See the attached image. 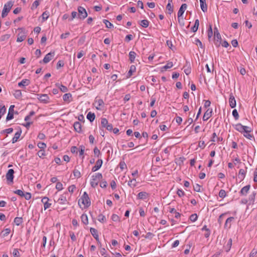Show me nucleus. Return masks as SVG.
I'll use <instances>...</instances> for the list:
<instances>
[{
  "mask_svg": "<svg viewBox=\"0 0 257 257\" xmlns=\"http://www.w3.org/2000/svg\"><path fill=\"white\" fill-rule=\"evenodd\" d=\"M91 204L90 199L88 194L84 192L82 196L78 200V204L81 207V204L84 208H88Z\"/></svg>",
  "mask_w": 257,
  "mask_h": 257,
  "instance_id": "f257e3e1",
  "label": "nucleus"
},
{
  "mask_svg": "<svg viewBox=\"0 0 257 257\" xmlns=\"http://www.w3.org/2000/svg\"><path fill=\"white\" fill-rule=\"evenodd\" d=\"M102 178V175L101 173H95L92 176V179L90 181V185L93 188L96 187L99 182V181Z\"/></svg>",
  "mask_w": 257,
  "mask_h": 257,
  "instance_id": "f03ea898",
  "label": "nucleus"
},
{
  "mask_svg": "<svg viewBox=\"0 0 257 257\" xmlns=\"http://www.w3.org/2000/svg\"><path fill=\"white\" fill-rule=\"evenodd\" d=\"M13 5L14 2L12 1H9L5 4L2 13V18H5L8 15Z\"/></svg>",
  "mask_w": 257,
  "mask_h": 257,
  "instance_id": "7ed1b4c3",
  "label": "nucleus"
},
{
  "mask_svg": "<svg viewBox=\"0 0 257 257\" xmlns=\"http://www.w3.org/2000/svg\"><path fill=\"white\" fill-rule=\"evenodd\" d=\"M187 5L186 4H183L181 5L178 12V22L180 23V20L182 19L183 21V17H182L185 11L186 10Z\"/></svg>",
  "mask_w": 257,
  "mask_h": 257,
  "instance_id": "20e7f679",
  "label": "nucleus"
},
{
  "mask_svg": "<svg viewBox=\"0 0 257 257\" xmlns=\"http://www.w3.org/2000/svg\"><path fill=\"white\" fill-rule=\"evenodd\" d=\"M38 99L39 100L44 103H48L49 102L50 98L46 94H38Z\"/></svg>",
  "mask_w": 257,
  "mask_h": 257,
  "instance_id": "39448f33",
  "label": "nucleus"
},
{
  "mask_svg": "<svg viewBox=\"0 0 257 257\" xmlns=\"http://www.w3.org/2000/svg\"><path fill=\"white\" fill-rule=\"evenodd\" d=\"M78 11L79 19L83 20L87 17V13L83 7L81 6L78 7Z\"/></svg>",
  "mask_w": 257,
  "mask_h": 257,
  "instance_id": "423d86ee",
  "label": "nucleus"
},
{
  "mask_svg": "<svg viewBox=\"0 0 257 257\" xmlns=\"http://www.w3.org/2000/svg\"><path fill=\"white\" fill-rule=\"evenodd\" d=\"M214 39L216 40V42H215V45L217 47H219L220 44V41L221 40V35L219 34L218 29L216 28H214Z\"/></svg>",
  "mask_w": 257,
  "mask_h": 257,
  "instance_id": "0eeeda50",
  "label": "nucleus"
},
{
  "mask_svg": "<svg viewBox=\"0 0 257 257\" xmlns=\"http://www.w3.org/2000/svg\"><path fill=\"white\" fill-rule=\"evenodd\" d=\"M21 31L18 35V37L17 39V41L18 42H21L23 41L27 37L26 33L23 31V29H19Z\"/></svg>",
  "mask_w": 257,
  "mask_h": 257,
  "instance_id": "6e6552de",
  "label": "nucleus"
},
{
  "mask_svg": "<svg viewBox=\"0 0 257 257\" xmlns=\"http://www.w3.org/2000/svg\"><path fill=\"white\" fill-rule=\"evenodd\" d=\"M14 105H12L10 106L9 109V112L6 118L7 120H11L14 118Z\"/></svg>",
  "mask_w": 257,
  "mask_h": 257,
  "instance_id": "1a4fd4ad",
  "label": "nucleus"
},
{
  "mask_svg": "<svg viewBox=\"0 0 257 257\" xmlns=\"http://www.w3.org/2000/svg\"><path fill=\"white\" fill-rule=\"evenodd\" d=\"M14 171L13 169H9L6 174V178L8 181L13 182Z\"/></svg>",
  "mask_w": 257,
  "mask_h": 257,
  "instance_id": "9d476101",
  "label": "nucleus"
},
{
  "mask_svg": "<svg viewBox=\"0 0 257 257\" xmlns=\"http://www.w3.org/2000/svg\"><path fill=\"white\" fill-rule=\"evenodd\" d=\"M54 55L55 53L54 52L48 53L44 57L43 60V62L45 64L48 63L52 60V58L54 56Z\"/></svg>",
  "mask_w": 257,
  "mask_h": 257,
  "instance_id": "9b49d317",
  "label": "nucleus"
},
{
  "mask_svg": "<svg viewBox=\"0 0 257 257\" xmlns=\"http://www.w3.org/2000/svg\"><path fill=\"white\" fill-rule=\"evenodd\" d=\"M229 106L231 108H234L236 106V100L232 93H230L229 98Z\"/></svg>",
  "mask_w": 257,
  "mask_h": 257,
  "instance_id": "f8f14e48",
  "label": "nucleus"
},
{
  "mask_svg": "<svg viewBox=\"0 0 257 257\" xmlns=\"http://www.w3.org/2000/svg\"><path fill=\"white\" fill-rule=\"evenodd\" d=\"M160 173V169L159 165H153L151 169V173L152 175L156 176Z\"/></svg>",
  "mask_w": 257,
  "mask_h": 257,
  "instance_id": "ddd939ff",
  "label": "nucleus"
},
{
  "mask_svg": "<svg viewBox=\"0 0 257 257\" xmlns=\"http://www.w3.org/2000/svg\"><path fill=\"white\" fill-rule=\"evenodd\" d=\"M250 188V186L249 185H247L244 187H243L240 190L239 192V194L240 196H246L248 193Z\"/></svg>",
  "mask_w": 257,
  "mask_h": 257,
  "instance_id": "4468645a",
  "label": "nucleus"
},
{
  "mask_svg": "<svg viewBox=\"0 0 257 257\" xmlns=\"http://www.w3.org/2000/svg\"><path fill=\"white\" fill-rule=\"evenodd\" d=\"M212 109L211 108H208L207 109V110L205 111V112L204 114L203 117V120L204 121L207 120L212 115Z\"/></svg>",
  "mask_w": 257,
  "mask_h": 257,
  "instance_id": "2eb2a0df",
  "label": "nucleus"
},
{
  "mask_svg": "<svg viewBox=\"0 0 257 257\" xmlns=\"http://www.w3.org/2000/svg\"><path fill=\"white\" fill-rule=\"evenodd\" d=\"M95 107L97 110H101L104 106V103L102 99H99L95 101Z\"/></svg>",
  "mask_w": 257,
  "mask_h": 257,
  "instance_id": "dca6fc26",
  "label": "nucleus"
},
{
  "mask_svg": "<svg viewBox=\"0 0 257 257\" xmlns=\"http://www.w3.org/2000/svg\"><path fill=\"white\" fill-rule=\"evenodd\" d=\"M49 199L47 197H44L42 199V202L44 204V209L46 210L49 208L51 204L49 203Z\"/></svg>",
  "mask_w": 257,
  "mask_h": 257,
  "instance_id": "f3484780",
  "label": "nucleus"
},
{
  "mask_svg": "<svg viewBox=\"0 0 257 257\" xmlns=\"http://www.w3.org/2000/svg\"><path fill=\"white\" fill-rule=\"evenodd\" d=\"M68 194V192H65L63 194L61 195L60 198L58 200V202L60 204H65L67 200L66 199V195Z\"/></svg>",
  "mask_w": 257,
  "mask_h": 257,
  "instance_id": "a211bd4d",
  "label": "nucleus"
},
{
  "mask_svg": "<svg viewBox=\"0 0 257 257\" xmlns=\"http://www.w3.org/2000/svg\"><path fill=\"white\" fill-rule=\"evenodd\" d=\"M102 162H103L101 159L98 160L96 162L95 165L92 167V171L95 172L98 169H99L102 166Z\"/></svg>",
  "mask_w": 257,
  "mask_h": 257,
  "instance_id": "6ab92c4d",
  "label": "nucleus"
},
{
  "mask_svg": "<svg viewBox=\"0 0 257 257\" xmlns=\"http://www.w3.org/2000/svg\"><path fill=\"white\" fill-rule=\"evenodd\" d=\"M90 231L91 234L92 235V236L96 239V240L97 242H99V236H98L97 230L96 229H95L94 228L91 227L90 228Z\"/></svg>",
  "mask_w": 257,
  "mask_h": 257,
  "instance_id": "aec40b11",
  "label": "nucleus"
},
{
  "mask_svg": "<svg viewBox=\"0 0 257 257\" xmlns=\"http://www.w3.org/2000/svg\"><path fill=\"white\" fill-rule=\"evenodd\" d=\"M30 84V80L28 79H23L20 82L18 83V86L20 87H25Z\"/></svg>",
  "mask_w": 257,
  "mask_h": 257,
  "instance_id": "412c9836",
  "label": "nucleus"
},
{
  "mask_svg": "<svg viewBox=\"0 0 257 257\" xmlns=\"http://www.w3.org/2000/svg\"><path fill=\"white\" fill-rule=\"evenodd\" d=\"M73 126L76 132L79 133L82 132V125L79 121L75 122Z\"/></svg>",
  "mask_w": 257,
  "mask_h": 257,
  "instance_id": "4be33fe9",
  "label": "nucleus"
},
{
  "mask_svg": "<svg viewBox=\"0 0 257 257\" xmlns=\"http://www.w3.org/2000/svg\"><path fill=\"white\" fill-rule=\"evenodd\" d=\"M200 7L203 12H206L207 11V6L206 3V0H200Z\"/></svg>",
  "mask_w": 257,
  "mask_h": 257,
  "instance_id": "5701e85b",
  "label": "nucleus"
},
{
  "mask_svg": "<svg viewBox=\"0 0 257 257\" xmlns=\"http://www.w3.org/2000/svg\"><path fill=\"white\" fill-rule=\"evenodd\" d=\"M63 99L64 101L69 103L72 100V95L71 93H65L63 96Z\"/></svg>",
  "mask_w": 257,
  "mask_h": 257,
  "instance_id": "b1692460",
  "label": "nucleus"
},
{
  "mask_svg": "<svg viewBox=\"0 0 257 257\" xmlns=\"http://www.w3.org/2000/svg\"><path fill=\"white\" fill-rule=\"evenodd\" d=\"M246 171L245 170L241 169L239 170L238 172V178L240 179V180H243L245 178Z\"/></svg>",
  "mask_w": 257,
  "mask_h": 257,
  "instance_id": "393cba45",
  "label": "nucleus"
},
{
  "mask_svg": "<svg viewBox=\"0 0 257 257\" xmlns=\"http://www.w3.org/2000/svg\"><path fill=\"white\" fill-rule=\"evenodd\" d=\"M234 219V218L233 217H230L228 218L225 221V223L224 224V227L225 228H230L231 226V223L232 221H233Z\"/></svg>",
  "mask_w": 257,
  "mask_h": 257,
  "instance_id": "a878e982",
  "label": "nucleus"
},
{
  "mask_svg": "<svg viewBox=\"0 0 257 257\" xmlns=\"http://www.w3.org/2000/svg\"><path fill=\"white\" fill-rule=\"evenodd\" d=\"M232 239L230 238L228 240L227 243L224 245V248L226 252H228L229 250H230L232 245Z\"/></svg>",
  "mask_w": 257,
  "mask_h": 257,
  "instance_id": "bb28decb",
  "label": "nucleus"
},
{
  "mask_svg": "<svg viewBox=\"0 0 257 257\" xmlns=\"http://www.w3.org/2000/svg\"><path fill=\"white\" fill-rule=\"evenodd\" d=\"M21 131H19L15 133V136L12 139V143L14 144L17 142L18 140L19 139L21 136Z\"/></svg>",
  "mask_w": 257,
  "mask_h": 257,
  "instance_id": "cd10ccee",
  "label": "nucleus"
},
{
  "mask_svg": "<svg viewBox=\"0 0 257 257\" xmlns=\"http://www.w3.org/2000/svg\"><path fill=\"white\" fill-rule=\"evenodd\" d=\"M87 118L90 121L92 122L95 118V115L94 113L89 112L87 115Z\"/></svg>",
  "mask_w": 257,
  "mask_h": 257,
  "instance_id": "c85d7f7f",
  "label": "nucleus"
},
{
  "mask_svg": "<svg viewBox=\"0 0 257 257\" xmlns=\"http://www.w3.org/2000/svg\"><path fill=\"white\" fill-rule=\"evenodd\" d=\"M199 25V21L198 19H197L195 21L194 25L193 27H192L191 30L193 32H196L198 29Z\"/></svg>",
  "mask_w": 257,
  "mask_h": 257,
  "instance_id": "c756f323",
  "label": "nucleus"
},
{
  "mask_svg": "<svg viewBox=\"0 0 257 257\" xmlns=\"http://www.w3.org/2000/svg\"><path fill=\"white\" fill-rule=\"evenodd\" d=\"M14 222L16 225L19 226L23 223V219L22 217H17L15 218Z\"/></svg>",
  "mask_w": 257,
  "mask_h": 257,
  "instance_id": "7c9ffc66",
  "label": "nucleus"
},
{
  "mask_svg": "<svg viewBox=\"0 0 257 257\" xmlns=\"http://www.w3.org/2000/svg\"><path fill=\"white\" fill-rule=\"evenodd\" d=\"M136 55L137 54L134 51H131L129 53V58L132 63L134 62Z\"/></svg>",
  "mask_w": 257,
  "mask_h": 257,
  "instance_id": "2f4dec72",
  "label": "nucleus"
},
{
  "mask_svg": "<svg viewBox=\"0 0 257 257\" xmlns=\"http://www.w3.org/2000/svg\"><path fill=\"white\" fill-rule=\"evenodd\" d=\"M235 128L240 133H243L244 125H242L241 123H237L235 125Z\"/></svg>",
  "mask_w": 257,
  "mask_h": 257,
  "instance_id": "473e14b6",
  "label": "nucleus"
},
{
  "mask_svg": "<svg viewBox=\"0 0 257 257\" xmlns=\"http://www.w3.org/2000/svg\"><path fill=\"white\" fill-rule=\"evenodd\" d=\"M148 194L146 192H141L138 195V198L140 199H145L147 198Z\"/></svg>",
  "mask_w": 257,
  "mask_h": 257,
  "instance_id": "72a5a7b5",
  "label": "nucleus"
},
{
  "mask_svg": "<svg viewBox=\"0 0 257 257\" xmlns=\"http://www.w3.org/2000/svg\"><path fill=\"white\" fill-rule=\"evenodd\" d=\"M136 68L135 66L132 65L130 67V70L128 71V72L127 74V78L130 77L132 75L133 73L136 71Z\"/></svg>",
  "mask_w": 257,
  "mask_h": 257,
  "instance_id": "f704fd0d",
  "label": "nucleus"
},
{
  "mask_svg": "<svg viewBox=\"0 0 257 257\" xmlns=\"http://www.w3.org/2000/svg\"><path fill=\"white\" fill-rule=\"evenodd\" d=\"M82 222L85 225L88 223V217L85 214H83L81 216Z\"/></svg>",
  "mask_w": 257,
  "mask_h": 257,
  "instance_id": "c9c22d12",
  "label": "nucleus"
},
{
  "mask_svg": "<svg viewBox=\"0 0 257 257\" xmlns=\"http://www.w3.org/2000/svg\"><path fill=\"white\" fill-rule=\"evenodd\" d=\"M170 212L172 213L173 215H174V216L176 218H178L181 216V214H180L179 212H177L176 209L174 208H172Z\"/></svg>",
  "mask_w": 257,
  "mask_h": 257,
  "instance_id": "e433bc0d",
  "label": "nucleus"
},
{
  "mask_svg": "<svg viewBox=\"0 0 257 257\" xmlns=\"http://www.w3.org/2000/svg\"><path fill=\"white\" fill-rule=\"evenodd\" d=\"M14 95L15 96V97L16 98H19L21 97V96L22 95V93L21 90H16L15 91L14 93Z\"/></svg>",
  "mask_w": 257,
  "mask_h": 257,
  "instance_id": "4c0bfd02",
  "label": "nucleus"
},
{
  "mask_svg": "<svg viewBox=\"0 0 257 257\" xmlns=\"http://www.w3.org/2000/svg\"><path fill=\"white\" fill-rule=\"evenodd\" d=\"M98 220L101 223H103L106 221V218L104 215L100 214L98 216Z\"/></svg>",
  "mask_w": 257,
  "mask_h": 257,
  "instance_id": "58836bf2",
  "label": "nucleus"
},
{
  "mask_svg": "<svg viewBox=\"0 0 257 257\" xmlns=\"http://www.w3.org/2000/svg\"><path fill=\"white\" fill-rule=\"evenodd\" d=\"M43 21H46L49 17V12L48 11L44 12L42 15Z\"/></svg>",
  "mask_w": 257,
  "mask_h": 257,
  "instance_id": "ea45409f",
  "label": "nucleus"
},
{
  "mask_svg": "<svg viewBox=\"0 0 257 257\" xmlns=\"http://www.w3.org/2000/svg\"><path fill=\"white\" fill-rule=\"evenodd\" d=\"M149 22L147 20H143L141 21V25L144 28H147L149 26Z\"/></svg>",
  "mask_w": 257,
  "mask_h": 257,
  "instance_id": "a19ab883",
  "label": "nucleus"
},
{
  "mask_svg": "<svg viewBox=\"0 0 257 257\" xmlns=\"http://www.w3.org/2000/svg\"><path fill=\"white\" fill-rule=\"evenodd\" d=\"M173 64L172 62H168L166 65L163 66L162 67V70L164 69L165 70H167L168 69L171 68L173 67Z\"/></svg>",
  "mask_w": 257,
  "mask_h": 257,
  "instance_id": "79ce46f5",
  "label": "nucleus"
},
{
  "mask_svg": "<svg viewBox=\"0 0 257 257\" xmlns=\"http://www.w3.org/2000/svg\"><path fill=\"white\" fill-rule=\"evenodd\" d=\"M166 9L168 11V13L171 14L173 12V6L171 5L170 2L168 3L166 7Z\"/></svg>",
  "mask_w": 257,
  "mask_h": 257,
  "instance_id": "37998d69",
  "label": "nucleus"
},
{
  "mask_svg": "<svg viewBox=\"0 0 257 257\" xmlns=\"http://www.w3.org/2000/svg\"><path fill=\"white\" fill-rule=\"evenodd\" d=\"M103 22L105 24L106 27L107 28H111L113 27V25L110 22H109L108 20L104 19L103 20Z\"/></svg>",
  "mask_w": 257,
  "mask_h": 257,
  "instance_id": "c03bdc74",
  "label": "nucleus"
},
{
  "mask_svg": "<svg viewBox=\"0 0 257 257\" xmlns=\"http://www.w3.org/2000/svg\"><path fill=\"white\" fill-rule=\"evenodd\" d=\"M171 149V148L170 147H168L164 150V152H163L164 154L165 155H166L167 159H169V157L170 155L169 153H170Z\"/></svg>",
  "mask_w": 257,
  "mask_h": 257,
  "instance_id": "a18cd8bd",
  "label": "nucleus"
},
{
  "mask_svg": "<svg viewBox=\"0 0 257 257\" xmlns=\"http://www.w3.org/2000/svg\"><path fill=\"white\" fill-rule=\"evenodd\" d=\"M101 124L102 127L105 128V127L108 124L107 119L105 118H102L101 121Z\"/></svg>",
  "mask_w": 257,
  "mask_h": 257,
  "instance_id": "49530a36",
  "label": "nucleus"
},
{
  "mask_svg": "<svg viewBox=\"0 0 257 257\" xmlns=\"http://www.w3.org/2000/svg\"><path fill=\"white\" fill-rule=\"evenodd\" d=\"M73 175L77 178H80L81 176L80 172L76 169L73 170Z\"/></svg>",
  "mask_w": 257,
  "mask_h": 257,
  "instance_id": "de8ad7c7",
  "label": "nucleus"
},
{
  "mask_svg": "<svg viewBox=\"0 0 257 257\" xmlns=\"http://www.w3.org/2000/svg\"><path fill=\"white\" fill-rule=\"evenodd\" d=\"M11 232V229L10 228H6L4 230H3L2 232L3 233L2 236L3 237H5L9 234Z\"/></svg>",
  "mask_w": 257,
  "mask_h": 257,
  "instance_id": "09e8293b",
  "label": "nucleus"
},
{
  "mask_svg": "<svg viewBox=\"0 0 257 257\" xmlns=\"http://www.w3.org/2000/svg\"><path fill=\"white\" fill-rule=\"evenodd\" d=\"M213 35V32L212 29V26L211 25H209L208 30V38L210 39L211 38Z\"/></svg>",
  "mask_w": 257,
  "mask_h": 257,
  "instance_id": "8fccbe9b",
  "label": "nucleus"
},
{
  "mask_svg": "<svg viewBox=\"0 0 257 257\" xmlns=\"http://www.w3.org/2000/svg\"><path fill=\"white\" fill-rule=\"evenodd\" d=\"M37 155L40 158H43L46 156V153L44 150H40L38 152Z\"/></svg>",
  "mask_w": 257,
  "mask_h": 257,
  "instance_id": "3c124183",
  "label": "nucleus"
},
{
  "mask_svg": "<svg viewBox=\"0 0 257 257\" xmlns=\"http://www.w3.org/2000/svg\"><path fill=\"white\" fill-rule=\"evenodd\" d=\"M218 195L220 198H224L225 197L226 193L224 190L221 189L220 190Z\"/></svg>",
  "mask_w": 257,
  "mask_h": 257,
  "instance_id": "603ef678",
  "label": "nucleus"
},
{
  "mask_svg": "<svg viewBox=\"0 0 257 257\" xmlns=\"http://www.w3.org/2000/svg\"><path fill=\"white\" fill-rule=\"evenodd\" d=\"M93 152L95 156H96L97 157H99V155L101 154L99 150L96 147L94 148Z\"/></svg>",
  "mask_w": 257,
  "mask_h": 257,
  "instance_id": "864d4df0",
  "label": "nucleus"
},
{
  "mask_svg": "<svg viewBox=\"0 0 257 257\" xmlns=\"http://www.w3.org/2000/svg\"><path fill=\"white\" fill-rule=\"evenodd\" d=\"M37 146L41 149V150H44L46 147V144L44 143L39 142L38 143Z\"/></svg>",
  "mask_w": 257,
  "mask_h": 257,
  "instance_id": "5fc2aeb1",
  "label": "nucleus"
},
{
  "mask_svg": "<svg viewBox=\"0 0 257 257\" xmlns=\"http://www.w3.org/2000/svg\"><path fill=\"white\" fill-rule=\"evenodd\" d=\"M56 189L58 191H60L63 189V185L60 182H57L56 185Z\"/></svg>",
  "mask_w": 257,
  "mask_h": 257,
  "instance_id": "6e6d98bb",
  "label": "nucleus"
},
{
  "mask_svg": "<svg viewBox=\"0 0 257 257\" xmlns=\"http://www.w3.org/2000/svg\"><path fill=\"white\" fill-rule=\"evenodd\" d=\"M14 193L15 194H16L19 196H20L21 197H23V195H24V192L21 190H16L15 191H14Z\"/></svg>",
  "mask_w": 257,
  "mask_h": 257,
  "instance_id": "4d7b16f0",
  "label": "nucleus"
},
{
  "mask_svg": "<svg viewBox=\"0 0 257 257\" xmlns=\"http://www.w3.org/2000/svg\"><path fill=\"white\" fill-rule=\"evenodd\" d=\"M232 115L234 117L235 120H237L239 118V115L236 109H234L232 111Z\"/></svg>",
  "mask_w": 257,
  "mask_h": 257,
  "instance_id": "13d9d810",
  "label": "nucleus"
},
{
  "mask_svg": "<svg viewBox=\"0 0 257 257\" xmlns=\"http://www.w3.org/2000/svg\"><path fill=\"white\" fill-rule=\"evenodd\" d=\"M198 216L196 214H193L190 216V219L192 222H195L197 220Z\"/></svg>",
  "mask_w": 257,
  "mask_h": 257,
  "instance_id": "bf43d9fd",
  "label": "nucleus"
},
{
  "mask_svg": "<svg viewBox=\"0 0 257 257\" xmlns=\"http://www.w3.org/2000/svg\"><path fill=\"white\" fill-rule=\"evenodd\" d=\"M201 187V186L200 185H199L198 184H196L193 186L194 190L197 192H199L201 191V190H200Z\"/></svg>",
  "mask_w": 257,
  "mask_h": 257,
  "instance_id": "052dcab7",
  "label": "nucleus"
},
{
  "mask_svg": "<svg viewBox=\"0 0 257 257\" xmlns=\"http://www.w3.org/2000/svg\"><path fill=\"white\" fill-rule=\"evenodd\" d=\"M14 257H20V253L17 248H15L13 251Z\"/></svg>",
  "mask_w": 257,
  "mask_h": 257,
  "instance_id": "680f3d73",
  "label": "nucleus"
},
{
  "mask_svg": "<svg viewBox=\"0 0 257 257\" xmlns=\"http://www.w3.org/2000/svg\"><path fill=\"white\" fill-rule=\"evenodd\" d=\"M75 189H76V186L75 185H72L70 186L68 188V191L70 193H71V194H72L74 192Z\"/></svg>",
  "mask_w": 257,
  "mask_h": 257,
  "instance_id": "e2e57ef3",
  "label": "nucleus"
},
{
  "mask_svg": "<svg viewBox=\"0 0 257 257\" xmlns=\"http://www.w3.org/2000/svg\"><path fill=\"white\" fill-rule=\"evenodd\" d=\"M39 5V2L38 0L35 1L32 4L31 9L34 10L36 9Z\"/></svg>",
  "mask_w": 257,
  "mask_h": 257,
  "instance_id": "0e129e2a",
  "label": "nucleus"
},
{
  "mask_svg": "<svg viewBox=\"0 0 257 257\" xmlns=\"http://www.w3.org/2000/svg\"><path fill=\"white\" fill-rule=\"evenodd\" d=\"M256 195V193L253 192L252 194L249 196V200L253 202L254 201L255 197Z\"/></svg>",
  "mask_w": 257,
  "mask_h": 257,
  "instance_id": "69168bd1",
  "label": "nucleus"
},
{
  "mask_svg": "<svg viewBox=\"0 0 257 257\" xmlns=\"http://www.w3.org/2000/svg\"><path fill=\"white\" fill-rule=\"evenodd\" d=\"M64 65V63L62 60H59L57 63V69H59L60 67H63Z\"/></svg>",
  "mask_w": 257,
  "mask_h": 257,
  "instance_id": "338daca9",
  "label": "nucleus"
},
{
  "mask_svg": "<svg viewBox=\"0 0 257 257\" xmlns=\"http://www.w3.org/2000/svg\"><path fill=\"white\" fill-rule=\"evenodd\" d=\"M24 197L26 200H29L31 198V194L29 192L24 193V195L23 196Z\"/></svg>",
  "mask_w": 257,
  "mask_h": 257,
  "instance_id": "774afa93",
  "label": "nucleus"
}]
</instances>
